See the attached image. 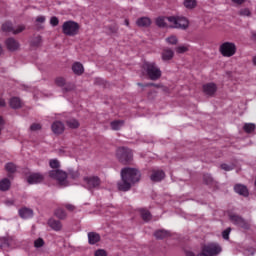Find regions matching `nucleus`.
<instances>
[{
	"mask_svg": "<svg viewBox=\"0 0 256 256\" xmlns=\"http://www.w3.org/2000/svg\"><path fill=\"white\" fill-rule=\"evenodd\" d=\"M25 29V25H18L13 30V35H19V33H23V30Z\"/></svg>",
	"mask_w": 256,
	"mask_h": 256,
	"instance_id": "79ce46f5",
	"label": "nucleus"
},
{
	"mask_svg": "<svg viewBox=\"0 0 256 256\" xmlns=\"http://www.w3.org/2000/svg\"><path fill=\"white\" fill-rule=\"evenodd\" d=\"M244 255L245 256H253V255H255V249H253V248L246 249L244 251Z\"/></svg>",
	"mask_w": 256,
	"mask_h": 256,
	"instance_id": "de8ad7c7",
	"label": "nucleus"
},
{
	"mask_svg": "<svg viewBox=\"0 0 256 256\" xmlns=\"http://www.w3.org/2000/svg\"><path fill=\"white\" fill-rule=\"evenodd\" d=\"M233 3H236L237 5H243L245 3V0H232Z\"/></svg>",
	"mask_w": 256,
	"mask_h": 256,
	"instance_id": "4d7b16f0",
	"label": "nucleus"
},
{
	"mask_svg": "<svg viewBox=\"0 0 256 256\" xmlns=\"http://www.w3.org/2000/svg\"><path fill=\"white\" fill-rule=\"evenodd\" d=\"M65 123L68 129H79V126L81 125L79 120L75 118H69Z\"/></svg>",
	"mask_w": 256,
	"mask_h": 256,
	"instance_id": "5701e85b",
	"label": "nucleus"
},
{
	"mask_svg": "<svg viewBox=\"0 0 256 256\" xmlns=\"http://www.w3.org/2000/svg\"><path fill=\"white\" fill-rule=\"evenodd\" d=\"M141 181V172L137 168L126 167L121 170V181L117 183L119 191H130L131 187Z\"/></svg>",
	"mask_w": 256,
	"mask_h": 256,
	"instance_id": "f257e3e1",
	"label": "nucleus"
},
{
	"mask_svg": "<svg viewBox=\"0 0 256 256\" xmlns=\"http://www.w3.org/2000/svg\"><path fill=\"white\" fill-rule=\"evenodd\" d=\"M55 215L58 217V219H65L67 217V212H65L63 208H58L55 212Z\"/></svg>",
	"mask_w": 256,
	"mask_h": 256,
	"instance_id": "c9c22d12",
	"label": "nucleus"
},
{
	"mask_svg": "<svg viewBox=\"0 0 256 256\" xmlns=\"http://www.w3.org/2000/svg\"><path fill=\"white\" fill-rule=\"evenodd\" d=\"M2 31H4L5 33L13 34V31H14L13 24L11 22H6L2 24Z\"/></svg>",
	"mask_w": 256,
	"mask_h": 256,
	"instance_id": "2f4dec72",
	"label": "nucleus"
},
{
	"mask_svg": "<svg viewBox=\"0 0 256 256\" xmlns=\"http://www.w3.org/2000/svg\"><path fill=\"white\" fill-rule=\"evenodd\" d=\"M230 221L234 223V225H238V227H242V229H249V223L245 221L241 216L231 214Z\"/></svg>",
	"mask_w": 256,
	"mask_h": 256,
	"instance_id": "9d476101",
	"label": "nucleus"
},
{
	"mask_svg": "<svg viewBox=\"0 0 256 256\" xmlns=\"http://www.w3.org/2000/svg\"><path fill=\"white\" fill-rule=\"evenodd\" d=\"M64 207L67 209V211H73L75 209V205L73 204H65Z\"/></svg>",
	"mask_w": 256,
	"mask_h": 256,
	"instance_id": "603ef678",
	"label": "nucleus"
},
{
	"mask_svg": "<svg viewBox=\"0 0 256 256\" xmlns=\"http://www.w3.org/2000/svg\"><path fill=\"white\" fill-rule=\"evenodd\" d=\"M11 189V180L4 178L0 181V191H9Z\"/></svg>",
	"mask_w": 256,
	"mask_h": 256,
	"instance_id": "bb28decb",
	"label": "nucleus"
},
{
	"mask_svg": "<svg viewBox=\"0 0 256 256\" xmlns=\"http://www.w3.org/2000/svg\"><path fill=\"white\" fill-rule=\"evenodd\" d=\"M3 53V46L0 44V55Z\"/></svg>",
	"mask_w": 256,
	"mask_h": 256,
	"instance_id": "774afa93",
	"label": "nucleus"
},
{
	"mask_svg": "<svg viewBox=\"0 0 256 256\" xmlns=\"http://www.w3.org/2000/svg\"><path fill=\"white\" fill-rule=\"evenodd\" d=\"M48 225L54 231H61V229H63V225L61 224V222L59 220L50 219L48 221Z\"/></svg>",
	"mask_w": 256,
	"mask_h": 256,
	"instance_id": "393cba45",
	"label": "nucleus"
},
{
	"mask_svg": "<svg viewBox=\"0 0 256 256\" xmlns=\"http://www.w3.org/2000/svg\"><path fill=\"white\" fill-rule=\"evenodd\" d=\"M62 32L68 37H75L79 34V24L75 21H66L62 25Z\"/></svg>",
	"mask_w": 256,
	"mask_h": 256,
	"instance_id": "7ed1b4c3",
	"label": "nucleus"
},
{
	"mask_svg": "<svg viewBox=\"0 0 256 256\" xmlns=\"http://www.w3.org/2000/svg\"><path fill=\"white\" fill-rule=\"evenodd\" d=\"M186 256H195V253L189 251V252H186Z\"/></svg>",
	"mask_w": 256,
	"mask_h": 256,
	"instance_id": "bf43d9fd",
	"label": "nucleus"
},
{
	"mask_svg": "<svg viewBox=\"0 0 256 256\" xmlns=\"http://www.w3.org/2000/svg\"><path fill=\"white\" fill-rule=\"evenodd\" d=\"M41 43H43V39L41 38V36H35L34 38H32L30 45L31 47H41Z\"/></svg>",
	"mask_w": 256,
	"mask_h": 256,
	"instance_id": "c756f323",
	"label": "nucleus"
},
{
	"mask_svg": "<svg viewBox=\"0 0 256 256\" xmlns=\"http://www.w3.org/2000/svg\"><path fill=\"white\" fill-rule=\"evenodd\" d=\"M150 179L154 183H159V181H163V179H165V172H163V170H153L150 175Z\"/></svg>",
	"mask_w": 256,
	"mask_h": 256,
	"instance_id": "dca6fc26",
	"label": "nucleus"
},
{
	"mask_svg": "<svg viewBox=\"0 0 256 256\" xmlns=\"http://www.w3.org/2000/svg\"><path fill=\"white\" fill-rule=\"evenodd\" d=\"M101 241V236L97 232L88 233V242L90 245H95Z\"/></svg>",
	"mask_w": 256,
	"mask_h": 256,
	"instance_id": "aec40b11",
	"label": "nucleus"
},
{
	"mask_svg": "<svg viewBox=\"0 0 256 256\" xmlns=\"http://www.w3.org/2000/svg\"><path fill=\"white\" fill-rule=\"evenodd\" d=\"M219 51L223 57H233L237 53V45L233 42H224L220 45Z\"/></svg>",
	"mask_w": 256,
	"mask_h": 256,
	"instance_id": "0eeeda50",
	"label": "nucleus"
},
{
	"mask_svg": "<svg viewBox=\"0 0 256 256\" xmlns=\"http://www.w3.org/2000/svg\"><path fill=\"white\" fill-rule=\"evenodd\" d=\"M11 241H13V240L4 239V243H3L2 247H11L13 245V243Z\"/></svg>",
	"mask_w": 256,
	"mask_h": 256,
	"instance_id": "8fccbe9b",
	"label": "nucleus"
},
{
	"mask_svg": "<svg viewBox=\"0 0 256 256\" xmlns=\"http://www.w3.org/2000/svg\"><path fill=\"white\" fill-rule=\"evenodd\" d=\"M49 166L51 167V169L58 170L61 167V163L57 159H51L49 161Z\"/></svg>",
	"mask_w": 256,
	"mask_h": 256,
	"instance_id": "e433bc0d",
	"label": "nucleus"
},
{
	"mask_svg": "<svg viewBox=\"0 0 256 256\" xmlns=\"http://www.w3.org/2000/svg\"><path fill=\"white\" fill-rule=\"evenodd\" d=\"M5 170L7 173H15L17 171V166L13 162H9L5 165Z\"/></svg>",
	"mask_w": 256,
	"mask_h": 256,
	"instance_id": "72a5a7b5",
	"label": "nucleus"
},
{
	"mask_svg": "<svg viewBox=\"0 0 256 256\" xmlns=\"http://www.w3.org/2000/svg\"><path fill=\"white\" fill-rule=\"evenodd\" d=\"M235 167L233 165H229V164H222L221 165V169H223V171H233Z\"/></svg>",
	"mask_w": 256,
	"mask_h": 256,
	"instance_id": "a18cd8bd",
	"label": "nucleus"
},
{
	"mask_svg": "<svg viewBox=\"0 0 256 256\" xmlns=\"http://www.w3.org/2000/svg\"><path fill=\"white\" fill-rule=\"evenodd\" d=\"M123 125H125L123 120H115L111 122L110 127L113 131H119Z\"/></svg>",
	"mask_w": 256,
	"mask_h": 256,
	"instance_id": "cd10ccee",
	"label": "nucleus"
},
{
	"mask_svg": "<svg viewBox=\"0 0 256 256\" xmlns=\"http://www.w3.org/2000/svg\"><path fill=\"white\" fill-rule=\"evenodd\" d=\"M231 233V228H227L226 230H224L222 232V237L223 239H225L226 241H228L229 239V234Z\"/></svg>",
	"mask_w": 256,
	"mask_h": 256,
	"instance_id": "c03bdc74",
	"label": "nucleus"
},
{
	"mask_svg": "<svg viewBox=\"0 0 256 256\" xmlns=\"http://www.w3.org/2000/svg\"><path fill=\"white\" fill-rule=\"evenodd\" d=\"M221 251H222L221 246H219V244H215V243L204 245L202 247V252L206 253L208 256L219 255V253H221Z\"/></svg>",
	"mask_w": 256,
	"mask_h": 256,
	"instance_id": "1a4fd4ad",
	"label": "nucleus"
},
{
	"mask_svg": "<svg viewBox=\"0 0 256 256\" xmlns=\"http://www.w3.org/2000/svg\"><path fill=\"white\" fill-rule=\"evenodd\" d=\"M155 23L157 27H160L162 29L171 28V16L170 17L160 16L156 18Z\"/></svg>",
	"mask_w": 256,
	"mask_h": 256,
	"instance_id": "f8f14e48",
	"label": "nucleus"
},
{
	"mask_svg": "<svg viewBox=\"0 0 256 256\" xmlns=\"http://www.w3.org/2000/svg\"><path fill=\"white\" fill-rule=\"evenodd\" d=\"M239 15H241V17H250L251 10H249V8H243L239 11Z\"/></svg>",
	"mask_w": 256,
	"mask_h": 256,
	"instance_id": "ea45409f",
	"label": "nucleus"
},
{
	"mask_svg": "<svg viewBox=\"0 0 256 256\" xmlns=\"http://www.w3.org/2000/svg\"><path fill=\"white\" fill-rule=\"evenodd\" d=\"M140 214H141L143 221H146V222L151 221V212H149V210L140 209Z\"/></svg>",
	"mask_w": 256,
	"mask_h": 256,
	"instance_id": "7c9ffc66",
	"label": "nucleus"
},
{
	"mask_svg": "<svg viewBox=\"0 0 256 256\" xmlns=\"http://www.w3.org/2000/svg\"><path fill=\"white\" fill-rule=\"evenodd\" d=\"M253 65L256 67V55L252 58Z\"/></svg>",
	"mask_w": 256,
	"mask_h": 256,
	"instance_id": "052dcab7",
	"label": "nucleus"
},
{
	"mask_svg": "<svg viewBox=\"0 0 256 256\" xmlns=\"http://www.w3.org/2000/svg\"><path fill=\"white\" fill-rule=\"evenodd\" d=\"M43 245H45V241H43L42 238H38L34 241V247H36V249L43 247Z\"/></svg>",
	"mask_w": 256,
	"mask_h": 256,
	"instance_id": "a19ab883",
	"label": "nucleus"
},
{
	"mask_svg": "<svg viewBox=\"0 0 256 256\" xmlns=\"http://www.w3.org/2000/svg\"><path fill=\"white\" fill-rule=\"evenodd\" d=\"M48 175L51 179L58 181L59 185L62 187H67L69 185L67 183V173L63 170H51L48 172Z\"/></svg>",
	"mask_w": 256,
	"mask_h": 256,
	"instance_id": "6e6552de",
	"label": "nucleus"
},
{
	"mask_svg": "<svg viewBox=\"0 0 256 256\" xmlns=\"http://www.w3.org/2000/svg\"><path fill=\"white\" fill-rule=\"evenodd\" d=\"M54 135H62L65 132V124L59 120L54 121L51 125Z\"/></svg>",
	"mask_w": 256,
	"mask_h": 256,
	"instance_id": "ddd939ff",
	"label": "nucleus"
},
{
	"mask_svg": "<svg viewBox=\"0 0 256 256\" xmlns=\"http://www.w3.org/2000/svg\"><path fill=\"white\" fill-rule=\"evenodd\" d=\"M189 27V20L182 16H171L170 29H187Z\"/></svg>",
	"mask_w": 256,
	"mask_h": 256,
	"instance_id": "423d86ee",
	"label": "nucleus"
},
{
	"mask_svg": "<svg viewBox=\"0 0 256 256\" xmlns=\"http://www.w3.org/2000/svg\"><path fill=\"white\" fill-rule=\"evenodd\" d=\"M138 87H147L145 86V84H142V83H137Z\"/></svg>",
	"mask_w": 256,
	"mask_h": 256,
	"instance_id": "69168bd1",
	"label": "nucleus"
},
{
	"mask_svg": "<svg viewBox=\"0 0 256 256\" xmlns=\"http://www.w3.org/2000/svg\"><path fill=\"white\" fill-rule=\"evenodd\" d=\"M245 133H253L256 129V125L253 123H245L243 126Z\"/></svg>",
	"mask_w": 256,
	"mask_h": 256,
	"instance_id": "473e14b6",
	"label": "nucleus"
},
{
	"mask_svg": "<svg viewBox=\"0 0 256 256\" xmlns=\"http://www.w3.org/2000/svg\"><path fill=\"white\" fill-rule=\"evenodd\" d=\"M203 91L205 95L213 97L214 93H217V85L215 83H208L203 86Z\"/></svg>",
	"mask_w": 256,
	"mask_h": 256,
	"instance_id": "f3484780",
	"label": "nucleus"
},
{
	"mask_svg": "<svg viewBox=\"0 0 256 256\" xmlns=\"http://www.w3.org/2000/svg\"><path fill=\"white\" fill-rule=\"evenodd\" d=\"M145 87H156L159 88V84H155V83H146Z\"/></svg>",
	"mask_w": 256,
	"mask_h": 256,
	"instance_id": "6e6d98bb",
	"label": "nucleus"
},
{
	"mask_svg": "<svg viewBox=\"0 0 256 256\" xmlns=\"http://www.w3.org/2000/svg\"><path fill=\"white\" fill-rule=\"evenodd\" d=\"M197 256H208V255L205 252H203V250H202V252L199 253Z\"/></svg>",
	"mask_w": 256,
	"mask_h": 256,
	"instance_id": "680f3d73",
	"label": "nucleus"
},
{
	"mask_svg": "<svg viewBox=\"0 0 256 256\" xmlns=\"http://www.w3.org/2000/svg\"><path fill=\"white\" fill-rule=\"evenodd\" d=\"M184 6L186 9H195L197 7V1L196 0H185Z\"/></svg>",
	"mask_w": 256,
	"mask_h": 256,
	"instance_id": "f704fd0d",
	"label": "nucleus"
},
{
	"mask_svg": "<svg viewBox=\"0 0 256 256\" xmlns=\"http://www.w3.org/2000/svg\"><path fill=\"white\" fill-rule=\"evenodd\" d=\"M137 27H151V18L149 17H140L136 20Z\"/></svg>",
	"mask_w": 256,
	"mask_h": 256,
	"instance_id": "a211bd4d",
	"label": "nucleus"
},
{
	"mask_svg": "<svg viewBox=\"0 0 256 256\" xmlns=\"http://www.w3.org/2000/svg\"><path fill=\"white\" fill-rule=\"evenodd\" d=\"M72 71H73V73H75V75H83L85 69L83 68V64H81L79 62H75L72 65Z\"/></svg>",
	"mask_w": 256,
	"mask_h": 256,
	"instance_id": "a878e982",
	"label": "nucleus"
},
{
	"mask_svg": "<svg viewBox=\"0 0 256 256\" xmlns=\"http://www.w3.org/2000/svg\"><path fill=\"white\" fill-rule=\"evenodd\" d=\"M5 45H6V49H8V51H12V52L19 51V48L21 47V44H19V41H17L13 37L6 39Z\"/></svg>",
	"mask_w": 256,
	"mask_h": 256,
	"instance_id": "9b49d317",
	"label": "nucleus"
},
{
	"mask_svg": "<svg viewBox=\"0 0 256 256\" xmlns=\"http://www.w3.org/2000/svg\"><path fill=\"white\" fill-rule=\"evenodd\" d=\"M174 56L175 52H173V50L169 48H165L161 54L162 60L164 61H171V59H173Z\"/></svg>",
	"mask_w": 256,
	"mask_h": 256,
	"instance_id": "412c9836",
	"label": "nucleus"
},
{
	"mask_svg": "<svg viewBox=\"0 0 256 256\" xmlns=\"http://www.w3.org/2000/svg\"><path fill=\"white\" fill-rule=\"evenodd\" d=\"M30 129L31 131H39L41 129V124H32Z\"/></svg>",
	"mask_w": 256,
	"mask_h": 256,
	"instance_id": "09e8293b",
	"label": "nucleus"
},
{
	"mask_svg": "<svg viewBox=\"0 0 256 256\" xmlns=\"http://www.w3.org/2000/svg\"><path fill=\"white\" fill-rule=\"evenodd\" d=\"M19 215L22 219H31V217H33V210L29 208H21L19 210Z\"/></svg>",
	"mask_w": 256,
	"mask_h": 256,
	"instance_id": "b1692460",
	"label": "nucleus"
},
{
	"mask_svg": "<svg viewBox=\"0 0 256 256\" xmlns=\"http://www.w3.org/2000/svg\"><path fill=\"white\" fill-rule=\"evenodd\" d=\"M45 177L41 173H32L28 176L27 181L29 185H35L37 183H42Z\"/></svg>",
	"mask_w": 256,
	"mask_h": 256,
	"instance_id": "4468645a",
	"label": "nucleus"
},
{
	"mask_svg": "<svg viewBox=\"0 0 256 256\" xmlns=\"http://www.w3.org/2000/svg\"><path fill=\"white\" fill-rule=\"evenodd\" d=\"M9 104L12 109H21L23 107V102L19 97H12Z\"/></svg>",
	"mask_w": 256,
	"mask_h": 256,
	"instance_id": "4be33fe9",
	"label": "nucleus"
},
{
	"mask_svg": "<svg viewBox=\"0 0 256 256\" xmlns=\"http://www.w3.org/2000/svg\"><path fill=\"white\" fill-rule=\"evenodd\" d=\"M55 85L61 87L64 91H72L73 85L67 84V81L63 77H57L55 79Z\"/></svg>",
	"mask_w": 256,
	"mask_h": 256,
	"instance_id": "2eb2a0df",
	"label": "nucleus"
},
{
	"mask_svg": "<svg viewBox=\"0 0 256 256\" xmlns=\"http://www.w3.org/2000/svg\"><path fill=\"white\" fill-rule=\"evenodd\" d=\"M110 33H117V30L115 28L110 30Z\"/></svg>",
	"mask_w": 256,
	"mask_h": 256,
	"instance_id": "338daca9",
	"label": "nucleus"
},
{
	"mask_svg": "<svg viewBox=\"0 0 256 256\" xmlns=\"http://www.w3.org/2000/svg\"><path fill=\"white\" fill-rule=\"evenodd\" d=\"M189 51V45H180L176 47V53L182 54V53H187Z\"/></svg>",
	"mask_w": 256,
	"mask_h": 256,
	"instance_id": "4c0bfd02",
	"label": "nucleus"
},
{
	"mask_svg": "<svg viewBox=\"0 0 256 256\" xmlns=\"http://www.w3.org/2000/svg\"><path fill=\"white\" fill-rule=\"evenodd\" d=\"M95 256H107V251H105L104 249H98L95 251Z\"/></svg>",
	"mask_w": 256,
	"mask_h": 256,
	"instance_id": "49530a36",
	"label": "nucleus"
},
{
	"mask_svg": "<svg viewBox=\"0 0 256 256\" xmlns=\"http://www.w3.org/2000/svg\"><path fill=\"white\" fill-rule=\"evenodd\" d=\"M166 43H168V45H177V43H179V40L177 39V36H170L166 38Z\"/></svg>",
	"mask_w": 256,
	"mask_h": 256,
	"instance_id": "58836bf2",
	"label": "nucleus"
},
{
	"mask_svg": "<svg viewBox=\"0 0 256 256\" xmlns=\"http://www.w3.org/2000/svg\"><path fill=\"white\" fill-rule=\"evenodd\" d=\"M70 175L72 179H77L79 178V171H72Z\"/></svg>",
	"mask_w": 256,
	"mask_h": 256,
	"instance_id": "864d4df0",
	"label": "nucleus"
},
{
	"mask_svg": "<svg viewBox=\"0 0 256 256\" xmlns=\"http://www.w3.org/2000/svg\"><path fill=\"white\" fill-rule=\"evenodd\" d=\"M234 191L235 193H238V195H243V197H247L249 195V190H247V187L245 185H235Z\"/></svg>",
	"mask_w": 256,
	"mask_h": 256,
	"instance_id": "6ab92c4d",
	"label": "nucleus"
},
{
	"mask_svg": "<svg viewBox=\"0 0 256 256\" xmlns=\"http://www.w3.org/2000/svg\"><path fill=\"white\" fill-rule=\"evenodd\" d=\"M6 103L3 98H0V107H5Z\"/></svg>",
	"mask_w": 256,
	"mask_h": 256,
	"instance_id": "13d9d810",
	"label": "nucleus"
},
{
	"mask_svg": "<svg viewBox=\"0 0 256 256\" xmlns=\"http://www.w3.org/2000/svg\"><path fill=\"white\" fill-rule=\"evenodd\" d=\"M154 237H156V239H165L166 237H169V232L166 230H157L154 233Z\"/></svg>",
	"mask_w": 256,
	"mask_h": 256,
	"instance_id": "c85d7f7f",
	"label": "nucleus"
},
{
	"mask_svg": "<svg viewBox=\"0 0 256 256\" xmlns=\"http://www.w3.org/2000/svg\"><path fill=\"white\" fill-rule=\"evenodd\" d=\"M37 23H45V16H38L36 18Z\"/></svg>",
	"mask_w": 256,
	"mask_h": 256,
	"instance_id": "5fc2aeb1",
	"label": "nucleus"
},
{
	"mask_svg": "<svg viewBox=\"0 0 256 256\" xmlns=\"http://www.w3.org/2000/svg\"><path fill=\"white\" fill-rule=\"evenodd\" d=\"M4 203L7 207H11V206L15 205V200H13V199L6 200Z\"/></svg>",
	"mask_w": 256,
	"mask_h": 256,
	"instance_id": "3c124183",
	"label": "nucleus"
},
{
	"mask_svg": "<svg viewBox=\"0 0 256 256\" xmlns=\"http://www.w3.org/2000/svg\"><path fill=\"white\" fill-rule=\"evenodd\" d=\"M50 25H52V27H57V25H59V18L53 16L50 18Z\"/></svg>",
	"mask_w": 256,
	"mask_h": 256,
	"instance_id": "37998d69",
	"label": "nucleus"
},
{
	"mask_svg": "<svg viewBox=\"0 0 256 256\" xmlns=\"http://www.w3.org/2000/svg\"><path fill=\"white\" fill-rule=\"evenodd\" d=\"M124 24L126 25V27H129V19H125Z\"/></svg>",
	"mask_w": 256,
	"mask_h": 256,
	"instance_id": "0e129e2a",
	"label": "nucleus"
},
{
	"mask_svg": "<svg viewBox=\"0 0 256 256\" xmlns=\"http://www.w3.org/2000/svg\"><path fill=\"white\" fill-rule=\"evenodd\" d=\"M84 187L88 191H95V189H101V178L98 176H86L83 178Z\"/></svg>",
	"mask_w": 256,
	"mask_h": 256,
	"instance_id": "39448f33",
	"label": "nucleus"
},
{
	"mask_svg": "<svg viewBox=\"0 0 256 256\" xmlns=\"http://www.w3.org/2000/svg\"><path fill=\"white\" fill-rule=\"evenodd\" d=\"M116 157L120 161V163L127 164L133 161V152L129 148L121 147L116 151Z\"/></svg>",
	"mask_w": 256,
	"mask_h": 256,
	"instance_id": "20e7f679",
	"label": "nucleus"
},
{
	"mask_svg": "<svg viewBox=\"0 0 256 256\" xmlns=\"http://www.w3.org/2000/svg\"><path fill=\"white\" fill-rule=\"evenodd\" d=\"M142 71L149 77L151 81L161 79V69L157 67L155 62H144L142 65Z\"/></svg>",
	"mask_w": 256,
	"mask_h": 256,
	"instance_id": "f03ea898",
	"label": "nucleus"
},
{
	"mask_svg": "<svg viewBox=\"0 0 256 256\" xmlns=\"http://www.w3.org/2000/svg\"><path fill=\"white\" fill-rule=\"evenodd\" d=\"M252 39H253V41H256V32L252 33Z\"/></svg>",
	"mask_w": 256,
	"mask_h": 256,
	"instance_id": "e2e57ef3",
	"label": "nucleus"
}]
</instances>
